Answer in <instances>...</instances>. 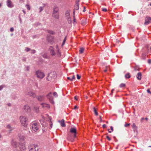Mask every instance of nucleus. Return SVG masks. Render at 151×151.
Segmentation results:
<instances>
[{
  "instance_id": "1",
  "label": "nucleus",
  "mask_w": 151,
  "mask_h": 151,
  "mask_svg": "<svg viewBox=\"0 0 151 151\" xmlns=\"http://www.w3.org/2000/svg\"><path fill=\"white\" fill-rule=\"evenodd\" d=\"M49 49L50 50V53L51 55L52 56H55L56 55L58 57H60L61 56V53L59 50V48L57 46L56 47V51L57 52L56 53H55V51L54 50L53 48L50 47Z\"/></svg>"
},
{
  "instance_id": "2",
  "label": "nucleus",
  "mask_w": 151,
  "mask_h": 151,
  "mask_svg": "<svg viewBox=\"0 0 151 151\" xmlns=\"http://www.w3.org/2000/svg\"><path fill=\"white\" fill-rule=\"evenodd\" d=\"M19 120L22 125L26 127L27 125V119L25 116H21L19 117Z\"/></svg>"
},
{
  "instance_id": "3",
  "label": "nucleus",
  "mask_w": 151,
  "mask_h": 151,
  "mask_svg": "<svg viewBox=\"0 0 151 151\" xmlns=\"http://www.w3.org/2000/svg\"><path fill=\"white\" fill-rule=\"evenodd\" d=\"M29 151H38V147L36 145H31L28 147Z\"/></svg>"
},
{
  "instance_id": "4",
  "label": "nucleus",
  "mask_w": 151,
  "mask_h": 151,
  "mask_svg": "<svg viewBox=\"0 0 151 151\" xmlns=\"http://www.w3.org/2000/svg\"><path fill=\"white\" fill-rule=\"evenodd\" d=\"M35 73L37 77L39 78L42 79L45 76L44 73L40 70L36 71Z\"/></svg>"
},
{
  "instance_id": "5",
  "label": "nucleus",
  "mask_w": 151,
  "mask_h": 151,
  "mask_svg": "<svg viewBox=\"0 0 151 151\" xmlns=\"http://www.w3.org/2000/svg\"><path fill=\"white\" fill-rule=\"evenodd\" d=\"M47 98L49 99L50 102L52 104H53L54 102L53 101V97L51 93H50L47 95Z\"/></svg>"
},
{
  "instance_id": "6",
  "label": "nucleus",
  "mask_w": 151,
  "mask_h": 151,
  "mask_svg": "<svg viewBox=\"0 0 151 151\" xmlns=\"http://www.w3.org/2000/svg\"><path fill=\"white\" fill-rule=\"evenodd\" d=\"M150 23H151V17L149 16H147L145 19L144 24L145 25H147Z\"/></svg>"
},
{
  "instance_id": "7",
  "label": "nucleus",
  "mask_w": 151,
  "mask_h": 151,
  "mask_svg": "<svg viewBox=\"0 0 151 151\" xmlns=\"http://www.w3.org/2000/svg\"><path fill=\"white\" fill-rule=\"evenodd\" d=\"M38 127L37 123H34L32 125V130L35 132L37 131L38 129Z\"/></svg>"
},
{
  "instance_id": "8",
  "label": "nucleus",
  "mask_w": 151,
  "mask_h": 151,
  "mask_svg": "<svg viewBox=\"0 0 151 151\" xmlns=\"http://www.w3.org/2000/svg\"><path fill=\"white\" fill-rule=\"evenodd\" d=\"M70 132L73 134V137H76V128L74 127L71 128L70 130Z\"/></svg>"
},
{
  "instance_id": "9",
  "label": "nucleus",
  "mask_w": 151,
  "mask_h": 151,
  "mask_svg": "<svg viewBox=\"0 0 151 151\" xmlns=\"http://www.w3.org/2000/svg\"><path fill=\"white\" fill-rule=\"evenodd\" d=\"M23 109L26 112H30L31 110L30 108L28 105H25L24 106Z\"/></svg>"
},
{
  "instance_id": "10",
  "label": "nucleus",
  "mask_w": 151,
  "mask_h": 151,
  "mask_svg": "<svg viewBox=\"0 0 151 151\" xmlns=\"http://www.w3.org/2000/svg\"><path fill=\"white\" fill-rule=\"evenodd\" d=\"M22 151H24L26 149L25 145L24 143H22L19 145V149Z\"/></svg>"
},
{
  "instance_id": "11",
  "label": "nucleus",
  "mask_w": 151,
  "mask_h": 151,
  "mask_svg": "<svg viewBox=\"0 0 151 151\" xmlns=\"http://www.w3.org/2000/svg\"><path fill=\"white\" fill-rule=\"evenodd\" d=\"M7 5L9 7L12 8L14 6V5L12 3L11 0H7Z\"/></svg>"
},
{
  "instance_id": "12",
  "label": "nucleus",
  "mask_w": 151,
  "mask_h": 151,
  "mask_svg": "<svg viewBox=\"0 0 151 151\" xmlns=\"http://www.w3.org/2000/svg\"><path fill=\"white\" fill-rule=\"evenodd\" d=\"M79 8V4L78 2L76 3L75 6V8L73 10V14L74 15L76 10H78Z\"/></svg>"
},
{
  "instance_id": "13",
  "label": "nucleus",
  "mask_w": 151,
  "mask_h": 151,
  "mask_svg": "<svg viewBox=\"0 0 151 151\" xmlns=\"http://www.w3.org/2000/svg\"><path fill=\"white\" fill-rule=\"evenodd\" d=\"M38 101H44V97L43 95L38 96L36 97Z\"/></svg>"
},
{
  "instance_id": "14",
  "label": "nucleus",
  "mask_w": 151,
  "mask_h": 151,
  "mask_svg": "<svg viewBox=\"0 0 151 151\" xmlns=\"http://www.w3.org/2000/svg\"><path fill=\"white\" fill-rule=\"evenodd\" d=\"M27 95L33 98H35L36 96V94L31 91L27 93Z\"/></svg>"
},
{
  "instance_id": "15",
  "label": "nucleus",
  "mask_w": 151,
  "mask_h": 151,
  "mask_svg": "<svg viewBox=\"0 0 151 151\" xmlns=\"http://www.w3.org/2000/svg\"><path fill=\"white\" fill-rule=\"evenodd\" d=\"M17 143L14 140H13L12 142V145L13 147H16L17 146Z\"/></svg>"
},
{
  "instance_id": "16",
  "label": "nucleus",
  "mask_w": 151,
  "mask_h": 151,
  "mask_svg": "<svg viewBox=\"0 0 151 151\" xmlns=\"http://www.w3.org/2000/svg\"><path fill=\"white\" fill-rule=\"evenodd\" d=\"M18 136L19 137V139L21 140H24L25 139V137L23 135H22L21 134H19Z\"/></svg>"
},
{
  "instance_id": "17",
  "label": "nucleus",
  "mask_w": 151,
  "mask_h": 151,
  "mask_svg": "<svg viewBox=\"0 0 151 151\" xmlns=\"http://www.w3.org/2000/svg\"><path fill=\"white\" fill-rule=\"evenodd\" d=\"M41 105L42 106L43 108H49L50 107V106L49 104L44 103H42L41 104Z\"/></svg>"
},
{
  "instance_id": "18",
  "label": "nucleus",
  "mask_w": 151,
  "mask_h": 151,
  "mask_svg": "<svg viewBox=\"0 0 151 151\" xmlns=\"http://www.w3.org/2000/svg\"><path fill=\"white\" fill-rule=\"evenodd\" d=\"M141 73L140 72L138 73L137 75V79L139 80H140L141 78Z\"/></svg>"
},
{
  "instance_id": "19",
  "label": "nucleus",
  "mask_w": 151,
  "mask_h": 151,
  "mask_svg": "<svg viewBox=\"0 0 151 151\" xmlns=\"http://www.w3.org/2000/svg\"><path fill=\"white\" fill-rule=\"evenodd\" d=\"M59 9L57 7H55L53 9V13H58Z\"/></svg>"
},
{
  "instance_id": "20",
  "label": "nucleus",
  "mask_w": 151,
  "mask_h": 151,
  "mask_svg": "<svg viewBox=\"0 0 151 151\" xmlns=\"http://www.w3.org/2000/svg\"><path fill=\"white\" fill-rule=\"evenodd\" d=\"M65 15L66 18H68L69 17H70V11L68 10L66 11L65 13Z\"/></svg>"
},
{
  "instance_id": "21",
  "label": "nucleus",
  "mask_w": 151,
  "mask_h": 151,
  "mask_svg": "<svg viewBox=\"0 0 151 151\" xmlns=\"http://www.w3.org/2000/svg\"><path fill=\"white\" fill-rule=\"evenodd\" d=\"M33 110L36 112H38L39 110V108L38 106H35L34 107Z\"/></svg>"
},
{
  "instance_id": "22",
  "label": "nucleus",
  "mask_w": 151,
  "mask_h": 151,
  "mask_svg": "<svg viewBox=\"0 0 151 151\" xmlns=\"http://www.w3.org/2000/svg\"><path fill=\"white\" fill-rule=\"evenodd\" d=\"M132 127L133 130L134 132L137 129V127L136 124L134 123H133L132 125Z\"/></svg>"
},
{
  "instance_id": "23",
  "label": "nucleus",
  "mask_w": 151,
  "mask_h": 151,
  "mask_svg": "<svg viewBox=\"0 0 151 151\" xmlns=\"http://www.w3.org/2000/svg\"><path fill=\"white\" fill-rule=\"evenodd\" d=\"M93 109L95 115L96 116H98V113L96 109L94 107H93Z\"/></svg>"
},
{
  "instance_id": "24",
  "label": "nucleus",
  "mask_w": 151,
  "mask_h": 151,
  "mask_svg": "<svg viewBox=\"0 0 151 151\" xmlns=\"http://www.w3.org/2000/svg\"><path fill=\"white\" fill-rule=\"evenodd\" d=\"M52 75V73H50L49 74L48 76L47 77V79L50 81L52 79V78H51L52 76H51Z\"/></svg>"
},
{
  "instance_id": "25",
  "label": "nucleus",
  "mask_w": 151,
  "mask_h": 151,
  "mask_svg": "<svg viewBox=\"0 0 151 151\" xmlns=\"http://www.w3.org/2000/svg\"><path fill=\"white\" fill-rule=\"evenodd\" d=\"M60 124L62 127H64L65 126L64 119H62L61 120L60 122Z\"/></svg>"
},
{
  "instance_id": "26",
  "label": "nucleus",
  "mask_w": 151,
  "mask_h": 151,
  "mask_svg": "<svg viewBox=\"0 0 151 151\" xmlns=\"http://www.w3.org/2000/svg\"><path fill=\"white\" fill-rule=\"evenodd\" d=\"M53 17L55 18H58V13H53Z\"/></svg>"
},
{
  "instance_id": "27",
  "label": "nucleus",
  "mask_w": 151,
  "mask_h": 151,
  "mask_svg": "<svg viewBox=\"0 0 151 151\" xmlns=\"http://www.w3.org/2000/svg\"><path fill=\"white\" fill-rule=\"evenodd\" d=\"M84 50V48L83 47L80 48L79 50L80 54L82 53Z\"/></svg>"
},
{
  "instance_id": "28",
  "label": "nucleus",
  "mask_w": 151,
  "mask_h": 151,
  "mask_svg": "<svg viewBox=\"0 0 151 151\" xmlns=\"http://www.w3.org/2000/svg\"><path fill=\"white\" fill-rule=\"evenodd\" d=\"M125 77L126 78H129L131 77L130 75V74L129 73H128L126 74L125 75Z\"/></svg>"
},
{
  "instance_id": "29",
  "label": "nucleus",
  "mask_w": 151,
  "mask_h": 151,
  "mask_svg": "<svg viewBox=\"0 0 151 151\" xmlns=\"http://www.w3.org/2000/svg\"><path fill=\"white\" fill-rule=\"evenodd\" d=\"M66 19H67L68 22L69 24L71 23V20L70 17H69L68 18H66Z\"/></svg>"
},
{
  "instance_id": "30",
  "label": "nucleus",
  "mask_w": 151,
  "mask_h": 151,
  "mask_svg": "<svg viewBox=\"0 0 151 151\" xmlns=\"http://www.w3.org/2000/svg\"><path fill=\"white\" fill-rule=\"evenodd\" d=\"M66 40V37H65V38L64 39L63 41V43L62 44V46H63V45H64L65 42V41Z\"/></svg>"
},
{
  "instance_id": "31",
  "label": "nucleus",
  "mask_w": 151,
  "mask_h": 151,
  "mask_svg": "<svg viewBox=\"0 0 151 151\" xmlns=\"http://www.w3.org/2000/svg\"><path fill=\"white\" fill-rule=\"evenodd\" d=\"M126 86L125 84L124 83H121L120 84L119 86L121 88H124Z\"/></svg>"
},
{
  "instance_id": "32",
  "label": "nucleus",
  "mask_w": 151,
  "mask_h": 151,
  "mask_svg": "<svg viewBox=\"0 0 151 151\" xmlns=\"http://www.w3.org/2000/svg\"><path fill=\"white\" fill-rule=\"evenodd\" d=\"M48 32L51 34H54V32L52 30H48Z\"/></svg>"
},
{
  "instance_id": "33",
  "label": "nucleus",
  "mask_w": 151,
  "mask_h": 151,
  "mask_svg": "<svg viewBox=\"0 0 151 151\" xmlns=\"http://www.w3.org/2000/svg\"><path fill=\"white\" fill-rule=\"evenodd\" d=\"M25 51H26V52H27L29 50H30V48H28V47H25Z\"/></svg>"
},
{
  "instance_id": "34",
  "label": "nucleus",
  "mask_w": 151,
  "mask_h": 151,
  "mask_svg": "<svg viewBox=\"0 0 151 151\" xmlns=\"http://www.w3.org/2000/svg\"><path fill=\"white\" fill-rule=\"evenodd\" d=\"M53 96L55 97H58V95L57 94V93L56 92H54V93H53Z\"/></svg>"
},
{
  "instance_id": "35",
  "label": "nucleus",
  "mask_w": 151,
  "mask_h": 151,
  "mask_svg": "<svg viewBox=\"0 0 151 151\" xmlns=\"http://www.w3.org/2000/svg\"><path fill=\"white\" fill-rule=\"evenodd\" d=\"M130 125V124L128 123L127 124H126L124 125V127H129Z\"/></svg>"
},
{
  "instance_id": "36",
  "label": "nucleus",
  "mask_w": 151,
  "mask_h": 151,
  "mask_svg": "<svg viewBox=\"0 0 151 151\" xmlns=\"http://www.w3.org/2000/svg\"><path fill=\"white\" fill-rule=\"evenodd\" d=\"M102 10L103 12H106L107 11V9L105 8H102Z\"/></svg>"
},
{
  "instance_id": "37",
  "label": "nucleus",
  "mask_w": 151,
  "mask_h": 151,
  "mask_svg": "<svg viewBox=\"0 0 151 151\" xmlns=\"http://www.w3.org/2000/svg\"><path fill=\"white\" fill-rule=\"evenodd\" d=\"M26 6L27 7V9H28V10H30V6L29 5H26Z\"/></svg>"
},
{
  "instance_id": "38",
  "label": "nucleus",
  "mask_w": 151,
  "mask_h": 151,
  "mask_svg": "<svg viewBox=\"0 0 151 151\" xmlns=\"http://www.w3.org/2000/svg\"><path fill=\"white\" fill-rule=\"evenodd\" d=\"M40 123H41V124L42 125L43 124V123L44 122V121L43 120H40Z\"/></svg>"
},
{
  "instance_id": "39",
  "label": "nucleus",
  "mask_w": 151,
  "mask_h": 151,
  "mask_svg": "<svg viewBox=\"0 0 151 151\" xmlns=\"http://www.w3.org/2000/svg\"><path fill=\"white\" fill-rule=\"evenodd\" d=\"M97 43L98 44H99V43H100V44H103L104 43V42H103V41L102 40L101 41H100V42H97Z\"/></svg>"
},
{
  "instance_id": "40",
  "label": "nucleus",
  "mask_w": 151,
  "mask_h": 151,
  "mask_svg": "<svg viewBox=\"0 0 151 151\" xmlns=\"http://www.w3.org/2000/svg\"><path fill=\"white\" fill-rule=\"evenodd\" d=\"M35 52V50H31V53H34Z\"/></svg>"
},
{
  "instance_id": "41",
  "label": "nucleus",
  "mask_w": 151,
  "mask_h": 151,
  "mask_svg": "<svg viewBox=\"0 0 151 151\" xmlns=\"http://www.w3.org/2000/svg\"><path fill=\"white\" fill-rule=\"evenodd\" d=\"M77 78L78 79H80L81 76H79L78 74H77Z\"/></svg>"
},
{
  "instance_id": "42",
  "label": "nucleus",
  "mask_w": 151,
  "mask_h": 151,
  "mask_svg": "<svg viewBox=\"0 0 151 151\" xmlns=\"http://www.w3.org/2000/svg\"><path fill=\"white\" fill-rule=\"evenodd\" d=\"M67 79L68 80H69L70 81H73V80L72 79L71 77H67Z\"/></svg>"
},
{
  "instance_id": "43",
  "label": "nucleus",
  "mask_w": 151,
  "mask_h": 151,
  "mask_svg": "<svg viewBox=\"0 0 151 151\" xmlns=\"http://www.w3.org/2000/svg\"><path fill=\"white\" fill-rule=\"evenodd\" d=\"M147 92L148 93L151 94V91H150V89H148L147 90Z\"/></svg>"
},
{
  "instance_id": "44",
  "label": "nucleus",
  "mask_w": 151,
  "mask_h": 151,
  "mask_svg": "<svg viewBox=\"0 0 151 151\" xmlns=\"http://www.w3.org/2000/svg\"><path fill=\"white\" fill-rule=\"evenodd\" d=\"M106 137L109 141L111 140V139L108 136H107Z\"/></svg>"
},
{
  "instance_id": "45",
  "label": "nucleus",
  "mask_w": 151,
  "mask_h": 151,
  "mask_svg": "<svg viewBox=\"0 0 151 151\" xmlns=\"http://www.w3.org/2000/svg\"><path fill=\"white\" fill-rule=\"evenodd\" d=\"M10 31L11 32H12L14 31V29L12 27L10 29Z\"/></svg>"
},
{
  "instance_id": "46",
  "label": "nucleus",
  "mask_w": 151,
  "mask_h": 151,
  "mask_svg": "<svg viewBox=\"0 0 151 151\" xmlns=\"http://www.w3.org/2000/svg\"><path fill=\"white\" fill-rule=\"evenodd\" d=\"M73 17L74 18V19H73V22H74V23L75 22H76V19H75V14L74 15L73 14Z\"/></svg>"
},
{
  "instance_id": "47",
  "label": "nucleus",
  "mask_w": 151,
  "mask_h": 151,
  "mask_svg": "<svg viewBox=\"0 0 151 151\" xmlns=\"http://www.w3.org/2000/svg\"><path fill=\"white\" fill-rule=\"evenodd\" d=\"M39 9L40 10V12H41L43 10V8L42 7H40L39 8Z\"/></svg>"
},
{
  "instance_id": "48",
  "label": "nucleus",
  "mask_w": 151,
  "mask_h": 151,
  "mask_svg": "<svg viewBox=\"0 0 151 151\" xmlns=\"http://www.w3.org/2000/svg\"><path fill=\"white\" fill-rule=\"evenodd\" d=\"M99 118L100 119V122H102V120L101 119V116H99Z\"/></svg>"
},
{
  "instance_id": "49",
  "label": "nucleus",
  "mask_w": 151,
  "mask_h": 151,
  "mask_svg": "<svg viewBox=\"0 0 151 151\" xmlns=\"http://www.w3.org/2000/svg\"><path fill=\"white\" fill-rule=\"evenodd\" d=\"M71 78L73 80V79H75V76L74 75H73L72 77H71Z\"/></svg>"
},
{
  "instance_id": "50",
  "label": "nucleus",
  "mask_w": 151,
  "mask_h": 151,
  "mask_svg": "<svg viewBox=\"0 0 151 151\" xmlns=\"http://www.w3.org/2000/svg\"><path fill=\"white\" fill-rule=\"evenodd\" d=\"M50 128H51L52 127V123L51 122H50Z\"/></svg>"
},
{
  "instance_id": "51",
  "label": "nucleus",
  "mask_w": 151,
  "mask_h": 151,
  "mask_svg": "<svg viewBox=\"0 0 151 151\" xmlns=\"http://www.w3.org/2000/svg\"><path fill=\"white\" fill-rule=\"evenodd\" d=\"M43 57L45 58H47V56L46 55H43Z\"/></svg>"
},
{
  "instance_id": "52",
  "label": "nucleus",
  "mask_w": 151,
  "mask_h": 151,
  "mask_svg": "<svg viewBox=\"0 0 151 151\" xmlns=\"http://www.w3.org/2000/svg\"><path fill=\"white\" fill-rule=\"evenodd\" d=\"M106 125L105 124H103L102 126V127L103 128H105L106 127Z\"/></svg>"
},
{
  "instance_id": "53",
  "label": "nucleus",
  "mask_w": 151,
  "mask_h": 151,
  "mask_svg": "<svg viewBox=\"0 0 151 151\" xmlns=\"http://www.w3.org/2000/svg\"><path fill=\"white\" fill-rule=\"evenodd\" d=\"M110 128H111V130L112 131V132L113 131V127L112 126H111L110 127Z\"/></svg>"
},
{
  "instance_id": "54",
  "label": "nucleus",
  "mask_w": 151,
  "mask_h": 151,
  "mask_svg": "<svg viewBox=\"0 0 151 151\" xmlns=\"http://www.w3.org/2000/svg\"><path fill=\"white\" fill-rule=\"evenodd\" d=\"M114 91V89H112L111 90V94H112V93H113V92Z\"/></svg>"
},
{
  "instance_id": "55",
  "label": "nucleus",
  "mask_w": 151,
  "mask_h": 151,
  "mask_svg": "<svg viewBox=\"0 0 151 151\" xmlns=\"http://www.w3.org/2000/svg\"><path fill=\"white\" fill-rule=\"evenodd\" d=\"M6 127L8 128H11V126L9 125H7Z\"/></svg>"
},
{
  "instance_id": "56",
  "label": "nucleus",
  "mask_w": 151,
  "mask_h": 151,
  "mask_svg": "<svg viewBox=\"0 0 151 151\" xmlns=\"http://www.w3.org/2000/svg\"><path fill=\"white\" fill-rule=\"evenodd\" d=\"M106 69H105V70H104V72H106L107 71V68H108V67H106Z\"/></svg>"
},
{
  "instance_id": "57",
  "label": "nucleus",
  "mask_w": 151,
  "mask_h": 151,
  "mask_svg": "<svg viewBox=\"0 0 151 151\" xmlns=\"http://www.w3.org/2000/svg\"><path fill=\"white\" fill-rule=\"evenodd\" d=\"M3 88V87L2 86H0V91Z\"/></svg>"
},
{
  "instance_id": "58",
  "label": "nucleus",
  "mask_w": 151,
  "mask_h": 151,
  "mask_svg": "<svg viewBox=\"0 0 151 151\" xmlns=\"http://www.w3.org/2000/svg\"><path fill=\"white\" fill-rule=\"evenodd\" d=\"M78 107L77 106H75V107H74V109H78Z\"/></svg>"
},
{
  "instance_id": "59",
  "label": "nucleus",
  "mask_w": 151,
  "mask_h": 151,
  "mask_svg": "<svg viewBox=\"0 0 151 151\" xmlns=\"http://www.w3.org/2000/svg\"><path fill=\"white\" fill-rule=\"evenodd\" d=\"M84 9L83 10V12H84L85 11H86V10H85V9H86V7H85V6H84Z\"/></svg>"
},
{
  "instance_id": "60",
  "label": "nucleus",
  "mask_w": 151,
  "mask_h": 151,
  "mask_svg": "<svg viewBox=\"0 0 151 151\" xmlns=\"http://www.w3.org/2000/svg\"><path fill=\"white\" fill-rule=\"evenodd\" d=\"M144 118H143V117L141 119V122L142 121L144 120Z\"/></svg>"
},
{
  "instance_id": "61",
  "label": "nucleus",
  "mask_w": 151,
  "mask_h": 151,
  "mask_svg": "<svg viewBox=\"0 0 151 151\" xmlns=\"http://www.w3.org/2000/svg\"><path fill=\"white\" fill-rule=\"evenodd\" d=\"M77 96H75L74 97V99H75L76 100H77Z\"/></svg>"
},
{
  "instance_id": "62",
  "label": "nucleus",
  "mask_w": 151,
  "mask_h": 151,
  "mask_svg": "<svg viewBox=\"0 0 151 151\" xmlns=\"http://www.w3.org/2000/svg\"><path fill=\"white\" fill-rule=\"evenodd\" d=\"M148 63H151V60H148Z\"/></svg>"
},
{
  "instance_id": "63",
  "label": "nucleus",
  "mask_w": 151,
  "mask_h": 151,
  "mask_svg": "<svg viewBox=\"0 0 151 151\" xmlns=\"http://www.w3.org/2000/svg\"><path fill=\"white\" fill-rule=\"evenodd\" d=\"M108 132H109V133H111L112 132V131H110V130L109 129H108Z\"/></svg>"
},
{
  "instance_id": "64",
  "label": "nucleus",
  "mask_w": 151,
  "mask_h": 151,
  "mask_svg": "<svg viewBox=\"0 0 151 151\" xmlns=\"http://www.w3.org/2000/svg\"><path fill=\"white\" fill-rule=\"evenodd\" d=\"M17 151H22L20 149H17Z\"/></svg>"
}]
</instances>
